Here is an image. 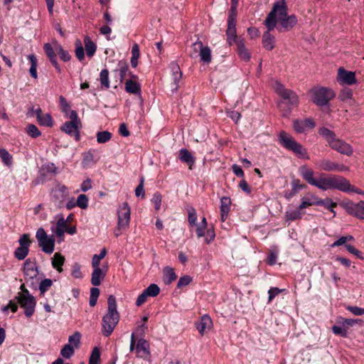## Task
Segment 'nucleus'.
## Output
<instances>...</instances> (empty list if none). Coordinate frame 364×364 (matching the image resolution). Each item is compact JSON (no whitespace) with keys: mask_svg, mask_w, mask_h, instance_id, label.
Returning a JSON list of instances; mask_svg holds the SVG:
<instances>
[{"mask_svg":"<svg viewBox=\"0 0 364 364\" xmlns=\"http://www.w3.org/2000/svg\"><path fill=\"white\" fill-rule=\"evenodd\" d=\"M299 171L306 183L321 191L337 189L342 192L355 193L364 196V191L351 185L348 180L341 176L319 173L318 177L315 178L314 171L306 165L300 166Z\"/></svg>","mask_w":364,"mask_h":364,"instance_id":"obj_1","label":"nucleus"},{"mask_svg":"<svg viewBox=\"0 0 364 364\" xmlns=\"http://www.w3.org/2000/svg\"><path fill=\"white\" fill-rule=\"evenodd\" d=\"M107 304V311L102 320V333L106 337L112 334L119 320L116 299L113 295L108 297Z\"/></svg>","mask_w":364,"mask_h":364,"instance_id":"obj_2","label":"nucleus"},{"mask_svg":"<svg viewBox=\"0 0 364 364\" xmlns=\"http://www.w3.org/2000/svg\"><path fill=\"white\" fill-rule=\"evenodd\" d=\"M318 134L325 139L332 149L348 156L353 154L352 146L345 141L337 138L333 131L326 127H321L318 129Z\"/></svg>","mask_w":364,"mask_h":364,"instance_id":"obj_3","label":"nucleus"},{"mask_svg":"<svg viewBox=\"0 0 364 364\" xmlns=\"http://www.w3.org/2000/svg\"><path fill=\"white\" fill-rule=\"evenodd\" d=\"M279 141L282 146L291 151L299 158L306 160L310 159L306 149L287 132L282 131L279 133Z\"/></svg>","mask_w":364,"mask_h":364,"instance_id":"obj_4","label":"nucleus"},{"mask_svg":"<svg viewBox=\"0 0 364 364\" xmlns=\"http://www.w3.org/2000/svg\"><path fill=\"white\" fill-rule=\"evenodd\" d=\"M287 16H288L287 6L285 0L276 1L265 20V25L269 31H272L276 27L277 23Z\"/></svg>","mask_w":364,"mask_h":364,"instance_id":"obj_5","label":"nucleus"},{"mask_svg":"<svg viewBox=\"0 0 364 364\" xmlns=\"http://www.w3.org/2000/svg\"><path fill=\"white\" fill-rule=\"evenodd\" d=\"M131 210L127 203L124 202L119 206L117 210V225L114 230L115 237H119L129 228Z\"/></svg>","mask_w":364,"mask_h":364,"instance_id":"obj_6","label":"nucleus"},{"mask_svg":"<svg viewBox=\"0 0 364 364\" xmlns=\"http://www.w3.org/2000/svg\"><path fill=\"white\" fill-rule=\"evenodd\" d=\"M309 93L311 100L318 106L326 105L335 97L333 90L323 87H313Z\"/></svg>","mask_w":364,"mask_h":364,"instance_id":"obj_7","label":"nucleus"},{"mask_svg":"<svg viewBox=\"0 0 364 364\" xmlns=\"http://www.w3.org/2000/svg\"><path fill=\"white\" fill-rule=\"evenodd\" d=\"M21 292L18 293V302L24 309V313L27 317H30L34 313L36 302L34 297L31 296L25 288L24 284L21 286Z\"/></svg>","mask_w":364,"mask_h":364,"instance_id":"obj_8","label":"nucleus"},{"mask_svg":"<svg viewBox=\"0 0 364 364\" xmlns=\"http://www.w3.org/2000/svg\"><path fill=\"white\" fill-rule=\"evenodd\" d=\"M130 351L135 350L136 357L148 360L150 358L149 344L147 341L140 338L136 345L135 333H132L130 339Z\"/></svg>","mask_w":364,"mask_h":364,"instance_id":"obj_9","label":"nucleus"},{"mask_svg":"<svg viewBox=\"0 0 364 364\" xmlns=\"http://www.w3.org/2000/svg\"><path fill=\"white\" fill-rule=\"evenodd\" d=\"M272 87L291 107L298 106L299 103V97L293 90L285 88L279 81H274Z\"/></svg>","mask_w":364,"mask_h":364,"instance_id":"obj_10","label":"nucleus"},{"mask_svg":"<svg viewBox=\"0 0 364 364\" xmlns=\"http://www.w3.org/2000/svg\"><path fill=\"white\" fill-rule=\"evenodd\" d=\"M56 54H58L60 58L65 62L70 60V55L68 51L65 50L60 44H55L54 48H53L49 43H47V56L58 72L60 73V68L56 61Z\"/></svg>","mask_w":364,"mask_h":364,"instance_id":"obj_11","label":"nucleus"},{"mask_svg":"<svg viewBox=\"0 0 364 364\" xmlns=\"http://www.w3.org/2000/svg\"><path fill=\"white\" fill-rule=\"evenodd\" d=\"M70 122H66L61 127V129L70 136H74L76 140H79V131L82 127L80 119L75 111L72 110L70 113Z\"/></svg>","mask_w":364,"mask_h":364,"instance_id":"obj_12","label":"nucleus"},{"mask_svg":"<svg viewBox=\"0 0 364 364\" xmlns=\"http://www.w3.org/2000/svg\"><path fill=\"white\" fill-rule=\"evenodd\" d=\"M343 206L349 215L364 220V200H360L356 203L348 200L343 203Z\"/></svg>","mask_w":364,"mask_h":364,"instance_id":"obj_13","label":"nucleus"},{"mask_svg":"<svg viewBox=\"0 0 364 364\" xmlns=\"http://www.w3.org/2000/svg\"><path fill=\"white\" fill-rule=\"evenodd\" d=\"M193 53H191L193 57L199 51L200 60L205 63H210L212 60L211 50L209 47L203 46V43L200 41L195 42L193 44Z\"/></svg>","mask_w":364,"mask_h":364,"instance_id":"obj_14","label":"nucleus"},{"mask_svg":"<svg viewBox=\"0 0 364 364\" xmlns=\"http://www.w3.org/2000/svg\"><path fill=\"white\" fill-rule=\"evenodd\" d=\"M236 18L237 13L230 12L228 20V28L226 31V35L228 36V41L230 45H232L233 42L237 41V33H236Z\"/></svg>","mask_w":364,"mask_h":364,"instance_id":"obj_15","label":"nucleus"},{"mask_svg":"<svg viewBox=\"0 0 364 364\" xmlns=\"http://www.w3.org/2000/svg\"><path fill=\"white\" fill-rule=\"evenodd\" d=\"M337 81L341 85H352L357 82L354 72L348 71L343 68L338 70Z\"/></svg>","mask_w":364,"mask_h":364,"instance_id":"obj_16","label":"nucleus"},{"mask_svg":"<svg viewBox=\"0 0 364 364\" xmlns=\"http://www.w3.org/2000/svg\"><path fill=\"white\" fill-rule=\"evenodd\" d=\"M293 127L295 132L298 134L306 133L309 130L315 127V122L311 118H307L303 120L295 119L293 122Z\"/></svg>","mask_w":364,"mask_h":364,"instance_id":"obj_17","label":"nucleus"},{"mask_svg":"<svg viewBox=\"0 0 364 364\" xmlns=\"http://www.w3.org/2000/svg\"><path fill=\"white\" fill-rule=\"evenodd\" d=\"M55 218L57 220L56 225L55 228H51V230L59 238L58 242H60L64 239V234L65 232L68 223L67 220H65L62 215H58Z\"/></svg>","mask_w":364,"mask_h":364,"instance_id":"obj_18","label":"nucleus"},{"mask_svg":"<svg viewBox=\"0 0 364 364\" xmlns=\"http://www.w3.org/2000/svg\"><path fill=\"white\" fill-rule=\"evenodd\" d=\"M319 168L324 171L343 172L348 170L347 166L338 164L328 159H323L319 163Z\"/></svg>","mask_w":364,"mask_h":364,"instance_id":"obj_19","label":"nucleus"},{"mask_svg":"<svg viewBox=\"0 0 364 364\" xmlns=\"http://www.w3.org/2000/svg\"><path fill=\"white\" fill-rule=\"evenodd\" d=\"M196 326L200 335L203 336L212 328L213 321L208 315L205 314L196 323Z\"/></svg>","mask_w":364,"mask_h":364,"instance_id":"obj_20","label":"nucleus"},{"mask_svg":"<svg viewBox=\"0 0 364 364\" xmlns=\"http://www.w3.org/2000/svg\"><path fill=\"white\" fill-rule=\"evenodd\" d=\"M296 23L297 18L295 15H288L278 22L279 27L277 29L279 31H289L296 24Z\"/></svg>","mask_w":364,"mask_h":364,"instance_id":"obj_21","label":"nucleus"},{"mask_svg":"<svg viewBox=\"0 0 364 364\" xmlns=\"http://www.w3.org/2000/svg\"><path fill=\"white\" fill-rule=\"evenodd\" d=\"M318 197L311 193H306L301 199V203L299 205L300 210L305 209L311 205H318Z\"/></svg>","mask_w":364,"mask_h":364,"instance_id":"obj_22","label":"nucleus"},{"mask_svg":"<svg viewBox=\"0 0 364 364\" xmlns=\"http://www.w3.org/2000/svg\"><path fill=\"white\" fill-rule=\"evenodd\" d=\"M107 271V268L93 269L91 277V284L95 287L100 285L102 281L106 276Z\"/></svg>","mask_w":364,"mask_h":364,"instance_id":"obj_23","label":"nucleus"},{"mask_svg":"<svg viewBox=\"0 0 364 364\" xmlns=\"http://www.w3.org/2000/svg\"><path fill=\"white\" fill-rule=\"evenodd\" d=\"M65 262V257L60 252H55L50 258V263L53 269L58 273L63 272V266Z\"/></svg>","mask_w":364,"mask_h":364,"instance_id":"obj_24","label":"nucleus"},{"mask_svg":"<svg viewBox=\"0 0 364 364\" xmlns=\"http://www.w3.org/2000/svg\"><path fill=\"white\" fill-rule=\"evenodd\" d=\"M169 67L171 71V77L174 84L173 88L176 90L178 87V82L182 77V73L179 65L176 62H171Z\"/></svg>","mask_w":364,"mask_h":364,"instance_id":"obj_25","label":"nucleus"},{"mask_svg":"<svg viewBox=\"0 0 364 364\" xmlns=\"http://www.w3.org/2000/svg\"><path fill=\"white\" fill-rule=\"evenodd\" d=\"M231 200L228 197H223L220 199V215L222 221L227 219L228 215L230 210Z\"/></svg>","mask_w":364,"mask_h":364,"instance_id":"obj_26","label":"nucleus"},{"mask_svg":"<svg viewBox=\"0 0 364 364\" xmlns=\"http://www.w3.org/2000/svg\"><path fill=\"white\" fill-rule=\"evenodd\" d=\"M178 159L187 164L189 166V168H191L192 166H193L195 163V159L191 154V153L186 149H182L179 151Z\"/></svg>","mask_w":364,"mask_h":364,"instance_id":"obj_27","label":"nucleus"},{"mask_svg":"<svg viewBox=\"0 0 364 364\" xmlns=\"http://www.w3.org/2000/svg\"><path fill=\"white\" fill-rule=\"evenodd\" d=\"M236 45L240 58L245 61L250 60L251 55L247 49H246L243 40H237Z\"/></svg>","mask_w":364,"mask_h":364,"instance_id":"obj_28","label":"nucleus"},{"mask_svg":"<svg viewBox=\"0 0 364 364\" xmlns=\"http://www.w3.org/2000/svg\"><path fill=\"white\" fill-rule=\"evenodd\" d=\"M269 30L265 32L262 36V45L264 48L271 50L274 48V37L269 33Z\"/></svg>","mask_w":364,"mask_h":364,"instance_id":"obj_29","label":"nucleus"},{"mask_svg":"<svg viewBox=\"0 0 364 364\" xmlns=\"http://www.w3.org/2000/svg\"><path fill=\"white\" fill-rule=\"evenodd\" d=\"M304 212L299 209V207L296 210H289L286 212L285 218L287 220H299L304 215Z\"/></svg>","mask_w":364,"mask_h":364,"instance_id":"obj_30","label":"nucleus"},{"mask_svg":"<svg viewBox=\"0 0 364 364\" xmlns=\"http://www.w3.org/2000/svg\"><path fill=\"white\" fill-rule=\"evenodd\" d=\"M84 43L87 55L89 57L93 56L97 49L95 43L91 40V38L89 36L85 37Z\"/></svg>","mask_w":364,"mask_h":364,"instance_id":"obj_31","label":"nucleus"},{"mask_svg":"<svg viewBox=\"0 0 364 364\" xmlns=\"http://www.w3.org/2000/svg\"><path fill=\"white\" fill-rule=\"evenodd\" d=\"M177 276L173 268L166 267L164 270V281L165 284H170L175 281Z\"/></svg>","mask_w":364,"mask_h":364,"instance_id":"obj_32","label":"nucleus"},{"mask_svg":"<svg viewBox=\"0 0 364 364\" xmlns=\"http://www.w3.org/2000/svg\"><path fill=\"white\" fill-rule=\"evenodd\" d=\"M100 81L102 89H108L109 87V71L107 69H103L100 72Z\"/></svg>","mask_w":364,"mask_h":364,"instance_id":"obj_33","label":"nucleus"},{"mask_svg":"<svg viewBox=\"0 0 364 364\" xmlns=\"http://www.w3.org/2000/svg\"><path fill=\"white\" fill-rule=\"evenodd\" d=\"M36 238L43 252H46V231L43 228L38 230Z\"/></svg>","mask_w":364,"mask_h":364,"instance_id":"obj_34","label":"nucleus"},{"mask_svg":"<svg viewBox=\"0 0 364 364\" xmlns=\"http://www.w3.org/2000/svg\"><path fill=\"white\" fill-rule=\"evenodd\" d=\"M131 65L133 68H136L138 65V59L140 56L139 48L137 44H134L132 49Z\"/></svg>","mask_w":364,"mask_h":364,"instance_id":"obj_35","label":"nucleus"},{"mask_svg":"<svg viewBox=\"0 0 364 364\" xmlns=\"http://www.w3.org/2000/svg\"><path fill=\"white\" fill-rule=\"evenodd\" d=\"M125 90L127 92L136 94L139 92V85L134 81L129 80L125 83Z\"/></svg>","mask_w":364,"mask_h":364,"instance_id":"obj_36","label":"nucleus"},{"mask_svg":"<svg viewBox=\"0 0 364 364\" xmlns=\"http://www.w3.org/2000/svg\"><path fill=\"white\" fill-rule=\"evenodd\" d=\"M97 141L99 144H105L112 138V134L108 131L99 132L96 134Z\"/></svg>","mask_w":364,"mask_h":364,"instance_id":"obj_37","label":"nucleus"},{"mask_svg":"<svg viewBox=\"0 0 364 364\" xmlns=\"http://www.w3.org/2000/svg\"><path fill=\"white\" fill-rule=\"evenodd\" d=\"M188 211V222L190 226H196L197 214L196 209L193 207H189Z\"/></svg>","mask_w":364,"mask_h":364,"instance_id":"obj_38","label":"nucleus"},{"mask_svg":"<svg viewBox=\"0 0 364 364\" xmlns=\"http://www.w3.org/2000/svg\"><path fill=\"white\" fill-rule=\"evenodd\" d=\"M74 354V346L71 344H65L60 350V355L66 358H70Z\"/></svg>","mask_w":364,"mask_h":364,"instance_id":"obj_39","label":"nucleus"},{"mask_svg":"<svg viewBox=\"0 0 364 364\" xmlns=\"http://www.w3.org/2000/svg\"><path fill=\"white\" fill-rule=\"evenodd\" d=\"M0 157L5 165L10 166L12 164V156L5 149H0Z\"/></svg>","mask_w":364,"mask_h":364,"instance_id":"obj_40","label":"nucleus"},{"mask_svg":"<svg viewBox=\"0 0 364 364\" xmlns=\"http://www.w3.org/2000/svg\"><path fill=\"white\" fill-rule=\"evenodd\" d=\"M318 205H322L325 208L328 209L330 208H336L337 206V203L333 202L330 198H326L325 199L318 198Z\"/></svg>","mask_w":364,"mask_h":364,"instance_id":"obj_41","label":"nucleus"},{"mask_svg":"<svg viewBox=\"0 0 364 364\" xmlns=\"http://www.w3.org/2000/svg\"><path fill=\"white\" fill-rule=\"evenodd\" d=\"M28 247L20 246L14 252L15 257L19 260H22L24 258H26V257L28 255Z\"/></svg>","mask_w":364,"mask_h":364,"instance_id":"obj_42","label":"nucleus"},{"mask_svg":"<svg viewBox=\"0 0 364 364\" xmlns=\"http://www.w3.org/2000/svg\"><path fill=\"white\" fill-rule=\"evenodd\" d=\"M149 296H156L160 292V288L157 284H151L144 289Z\"/></svg>","mask_w":364,"mask_h":364,"instance_id":"obj_43","label":"nucleus"},{"mask_svg":"<svg viewBox=\"0 0 364 364\" xmlns=\"http://www.w3.org/2000/svg\"><path fill=\"white\" fill-rule=\"evenodd\" d=\"M28 60L31 62V68H30V74L31 75L36 78L37 77V71H36V59L33 55H29L28 56Z\"/></svg>","mask_w":364,"mask_h":364,"instance_id":"obj_44","label":"nucleus"},{"mask_svg":"<svg viewBox=\"0 0 364 364\" xmlns=\"http://www.w3.org/2000/svg\"><path fill=\"white\" fill-rule=\"evenodd\" d=\"M75 55L80 61H82L85 58L84 48L79 40L76 42Z\"/></svg>","mask_w":364,"mask_h":364,"instance_id":"obj_45","label":"nucleus"},{"mask_svg":"<svg viewBox=\"0 0 364 364\" xmlns=\"http://www.w3.org/2000/svg\"><path fill=\"white\" fill-rule=\"evenodd\" d=\"M77 205L82 209L88 206V198L85 194H80L77 199Z\"/></svg>","mask_w":364,"mask_h":364,"instance_id":"obj_46","label":"nucleus"},{"mask_svg":"<svg viewBox=\"0 0 364 364\" xmlns=\"http://www.w3.org/2000/svg\"><path fill=\"white\" fill-rule=\"evenodd\" d=\"M26 132L33 138L38 137L41 135V132L34 124H29L26 128Z\"/></svg>","mask_w":364,"mask_h":364,"instance_id":"obj_47","label":"nucleus"},{"mask_svg":"<svg viewBox=\"0 0 364 364\" xmlns=\"http://www.w3.org/2000/svg\"><path fill=\"white\" fill-rule=\"evenodd\" d=\"M100 358V352L97 348H95L92 350V354L90 358L89 363H94V364H98Z\"/></svg>","mask_w":364,"mask_h":364,"instance_id":"obj_48","label":"nucleus"},{"mask_svg":"<svg viewBox=\"0 0 364 364\" xmlns=\"http://www.w3.org/2000/svg\"><path fill=\"white\" fill-rule=\"evenodd\" d=\"M71 274L76 279H80L82 277L80 265L78 263H75L73 265Z\"/></svg>","mask_w":364,"mask_h":364,"instance_id":"obj_49","label":"nucleus"},{"mask_svg":"<svg viewBox=\"0 0 364 364\" xmlns=\"http://www.w3.org/2000/svg\"><path fill=\"white\" fill-rule=\"evenodd\" d=\"M161 195L159 193H154L151 198V202L156 210H159L161 208Z\"/></svg>","mask_w":364,"mask_h":364,"instance_id":"obj_50","label":"nucleus"},{"mask_svg":"<svg viewBox=\"0 0 364 364\" xmlns=\"http://www.w3.org/2000/svg\"><path fill=\"white\" fill-rule=\"evenodd\" d=\"M346 309L355 316H361L364 314V308H360L356 306H348Z\"/></svg>","mask_w":364,"mask_h":364,"instance_id":"obj_51","label":"nucleus"},{"mask_svg":"<svg viewBox=\"0 0 364 364\" xmlns=\"http://www.w3.org/2000/svg\"><path fill=\"white\" fill-rule=\"evenodd\" d=\"M345 247L346 248V250L351 254H353V255L358 257L359 259H363V257L362 256V254L360 252V251H359L358 250H357L354 246L351 245H345Z\"/></svg>","mask_w":364,"mask_h":364,"instance_id":"obj_52","label":"nucleus"},{"mask_svg":"<svg viewBox=\"0 0 364 364\" xmlns=\"http://www.w3.org/2000/svg\"><path fill=\"white\" fill-rule=\"evenodd\" d=\"M191 281H192V279L191 277H189L188 275L183 276L182 277H181L179 279V280L178 281L177 287L178 288H182V287H186L188 284H189Z\"/></svg>","mask_w":364,"mask_h":364,"instance_id":"obj_53","label":"nucleus"},{"mask_svg":"<svg viewBox=\"0 0 364 364\" xmlns=\"http://www.w3.org/2000/svg\"><path fill=\"white\" fill-rule=\"evenodd\" d=\"M55 239L53 235L47 236V254H51L54 251Z\"/></svg>","mask_w":364,"mask_h":364,"instance_id":"obj_54","label":"nucleus"},{"mask_svg":"<svg viewBox=\"0 0 364 364\" xmlns=\"http://www.w3.org/2000/svg\"><path fill=\"white\" fill-rule=\"evenodd\" d=\"M18 242L21 247H28L29 248L31 240L29 235L23 234L19 239Z\"/></svg>","mask_w":364,"mask_h":364,"instance_id":"obj_55","label":"nucleus"},{"mask_svg":"<svg viewBox=\"0 0 364 364\" xmlns=\"http://www.w3.org/2000/svg\"><path fill=\"white\" fill-rule=\"evenodd\" d=\"M283 291H284V289H279L277 287H272V288H270L269 290L268 291L269 301H272V299L276 296H277L279 293H281Z\"/></svg>","mask_w":364,"mask_h":364,"instance_id":"obj_56","label":"nucleus"},{"mask_svg":"<svg viewBox=\"0 0 364 364\" xmlns=\"http://www.w3.org/2000/svg\"><path fill=\"white\" fill-rule=\"evenodd\" d=\"M80 334L78 332H75L74 334L69 337V343L70 344L73 343L75 347H77L80 343Z\"/></svg>","mask_w":364,"mask_h":364,"instance_id":"obj_57","label":"nucleus"},{"mask_svg":"<svg viewBox=\"0 0 364 364\" xmlns=\"http://www.w3.org/2000/svg\"><path fill=\"white\" fill-rule=\"evenodd\" d=\"M118 66H119L120 75L122 78H124L126 75L127 70H128L127 63L124 61H119Z\"/></svg>","mask_w":364,"mask_h":364,"instance_id":"obj_58","label":"nucleus"},{"mask_svg":"<svg viewBox=\"0 0 364 364\" xmlns=\"http://www.w3.org/2000/svg\"><path fill=\"white\" fill-rule=\"evenodd\" d=\"M333 332L336 335H341L343 337L347 336V331L341 326H333L332 328Z\"/></svg>","mask_w":364,"mask_h":364,"instance_id":"obj_59","label":"nucleus"},{"mask_svg":"<svg viewBox=\"0 0 364 364\" xmlns=\"http://www.w3.org/2000/svg\"><path fill=\"white\" fill-rule=\"evenodd\" d=\"M47 8L50 16L54 17L58 10L54 9V0H47Z\"/></svg>","mask_w":364,"mask_h":364,"instance_id":"obj_60","label":"nucleus"},{"mask_svg":"<svg viewBox=\"0 0 364 364\" xmlns=\"http://www.w3.org/2000/svg\"><path fill=\"white\" fill-rule=\"evenodd\" d=\"M149 295L146 294V291L144 290L143 292L138 296L136 301V305L137 306H140L142 305L147 299Z\"/></svg>","mask_w":364,"mask_h":364,"instance_id":"obj_61","label":"nucleus"},{"mask_svg":"<svg viewBox=\"0 0 364 364\" xmlns=\"http://www.w3.org/2000/svg\"><path fill=\"white\" fill-rule=\"evenodd\" d=\"M144 179L142 178L140 181V183L136 188L135 194L136 196H141L142 197L144 196Z\"/></svg>","mask_w":364,"mask_h":364,"instance_id":"obj_62","label":"nucleus"},{"mask_svg":"<svg viewBox=\"0 0 364 364\" xmlns=\"http://www.w3.org/2000/svg\"><path fill=\"white\" fill-rule=\"evenodd\" d=\"M91 188L92 181L90 178H87V180L84 181L80 186V188L83 192L87 191L88 190L91 189Z\"/></svg>","mask_w":364,"mask_h":364,"instance_id":"obj_63","label":"nucleus"},{"mask_svg":"<svg viewBox=\"0 0 364 364\" xmlns=\"http://www.w3.org/2000/svg\"><path fill=\"white\" fill-rule=\"evenodd\" d=\"M119 132L123 136H129L130 135V132L124 123L120 124Z\"/></svg>","mask_w":364,"mask_h":364,"instance_id":"obj_64","label":"nucleus"}]
</instances>
